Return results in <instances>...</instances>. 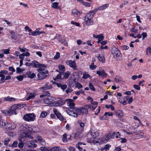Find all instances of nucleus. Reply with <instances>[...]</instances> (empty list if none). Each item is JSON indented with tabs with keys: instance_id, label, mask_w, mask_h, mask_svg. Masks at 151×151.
<instances>
[{
	"instance_id": "1",
	"label": "nucleus",
	"mask_w": 151,
	"mask_h": 151,
	"mask_svg": "<svg viewBox=\"0 0 151 151\" xmlns=\"http://www.w3.org/2000/svg\"><path fill=\"white\" fill-rule=\"evenodd\" d=\"M22 105L20 104H16L12 106L9 110H3L1 112L6 116H10L15 114H17L16 110L19 109L22 107Z\"/></svg>"
},
{
	"instance_id": "2",
	"label": "nucleus",
	"mask_w": 151,
	"mask_h": 151,
	"mask_svg": "<svg viewBox=\"0 0 151 151\" xmlns=\"http://www.w3.org/2000/svg\"><path fill=\"white\" fill-rule=\"evenodd\" d=\"M38 73L37 74L38 80H41L45 78L49 75L48 71L46 68L41 67L37 69Z\"/></svg>"
},
{
	"instance_id": "3",
	"label": "nucleus",
	"mask_w": 151,
	"mask_h": 151,
	"mask_svg": "<svg viewBox=\"0 0 151 151\" xmlns=\"http://www.w3.org/2000/svg\"><path fill=\"white\" fill-rule=\"evenodd\" d=\"M74 110L77 112L76 115H74L73 116L74 117H77L78 115H83L88 114V111L87 109L85 107H74Z\"/></svg>"
},
{
	"instance_id": "4",
	"label": "nucleus",
	"mask_w": 151,
	"mask_h": 151,
	"mask_svg": "<svg viewBox=\"0 0 151 151\" xmlns=\"http://www.w3.org/2000/svg\"><path fill=\"white\" fill-rule=\"evenodd\" d=\"M36 116L33 113L27 114L24 115L23 117V119L27 122L33 121L35 119Z\"/></svg>"
},
{
	"instance_id": "5",
	"label": "nucleus",
	"mask_w": 151,
	"mask_h": 151,
	"mask_svg": "<svg viewBox=\"0 0 151 151\" xmlns=\"http://www.w3.org/2000/svg\"><path fill=\"white\" fill-rule=\"evenodd\" d=\"M31 66L34 68H41L42 67L46 68L47 65H46L40 63L37 61L34 60L31 63Z\"/></svg>"
},
{
	"instance_id": "6",
	"label": "nucleus",
	"mask_w": 151,
	"mask_h": 151,
	"mask_svg": "<svg viewBox=\"0 0 151 151\" xmlns=\"http://www.w3.org/2000/svg\"><path fill=\"white\" fill-rule=\"evenodd\" d=\"M11 126L10 124H9L6 121L3 120H0V127L1 128H4L6 129H10Z\"/></svg>"
},
{
	"instance_id": "7",
	"label": "nucleus",
	"mask_w": 151,
	"mask_h": 151,
	"mask_svg": "<svg viewBox=\"0 0 151 151\" xmlns=\"http://www.w3.org/2000/svg\"><path fill=\"white\" fill-rule=\"evenodd\" d=\"M19 137L22 139H24V140H27L28 139H33V137L31 136L29 134L26 132H24L21 133L19 136Z\"/></svg>"
},
{
	"instance_id": "8",
	"label": "nucleus",
	"mask_w": 151,
	"mask_h": 151,
	"mask_svg": "<svg viewBox=\"0 0 151 151\" xmlns=\"http://www.w3.org/2000/svg\"><path fill=\"white\" fill-rule=\"evenodd\" d=\"M66 100L63 99H61L58 101L54 102L52 104L54 106H61L64 104L66 102Z\"/></svg>"
},
{
	"instance_id": "9",
	"label": "nucleus",
	"mask_w": 151,
	"mask_h": 151,
	"mask_svg": "<svg viewBox=\"0 0 151 151\" xmlns=\"http://www.w3.org/2000/svg\"><path fill=\"white\" fill-rule=\"evenodd\" d=\"M66 63L70 67L73 68L74 70L76 69V64L75 61L71 60H67Z\"/></svg>"
},
{
	"instance_id": "10",
	"label": "nucleus",
	"mask_w": 151,
	"mask_h": 151,
	"mask_svg": "<svg viewBox=\"0 0 151 151\" xmlns=\"http://www.w3.org/2000/svg\"><path fill=\"white\" fill-rule=\"evenodd\" d=\"M111 52L114 56L117 58L119 57L121 53L120 51L117 48H114L111 50Z\"/></svg>"
},
{
	"instance_id": "11",
	"label": "nucleus",
	"mask_w": 151,
	"mask_h": 151,
	"mask_svg": "<svg viewBox=\"0 0 151 151\" xmlns=\"http://www.w3.org/2000/svg\"><path fill=\"white\" fill-rule=\"evenodd\" d=\"M78 81V80L76 78H70L69 82V85L70 87H73Z\"/></svg>"
},
{
	"instance_id": "12",
	"label": "nucleus",
	"mask_w": 151,
	"mask_h": 151,
	"mask_svg": "<svg viewBox=\"0 0 151 151\" xmlns=\"http://www.w3.org/2000/svg\"><path fill=\"white\" fill-rule=\"evenodd\" d=\"M115 135V132H113L112 134H108L105 138L104 139L103 142H107L110 139H114V138Z\"/></svg>"
},
{
	"instance_id": "13",
	"label": "nucleus",
	"mask_w": 151,
	"mask_h": 151,
	"mask_svg": "<svg viewBox=\"0 0 151 151\" xmlns=\"http://www.w3.org/2000/svg\"><path fill=\"white\" fill-rule=\"evenodd\" d=\"M95 10V9H94L93 10L91 11L89 13H87L86 15L85 16V18L91 19L94 16L95 14L94 12H96Z\"/></svg>"
},
{
	"instance_id": "14",
	"label": "nucleus",
	"mask_w": 151,
	"mask_h": 151,
	"mask_svg": "<svg viewBox=\"0 0 151 151\" xmlns=\"http://www.w3.org/2000/svg\"><path fill=\"white\" fill-rule=\"evenodd\" d=\"M66 101H67V105L70 107L71 109H73V107H75V103L73 102L74 101L73 99H68L66 100Z\"/></svg>"
},
{
	"instance_id": "15",
	"label": "nucleus",
	"mask_w": 151,
	"mask_h": 151,
	"mask_svg": "<svg viewBox=\"0 0 151 151\" xmlns=\"http://www.w3.org/2000/svg\"><path fill=\"white\" fill-rule=\"evenodd\" d=\"M43 99V101L45 104H50L54 100V98L50 97L49 98H47L45 99L44 98Z\"/></svg>"
},
{
	"instance_id": "16",
	"label": "nucleus",
	"mask_w": 151,
	"mask_h": 151,
	"mask_svg": "<svg viewBox=\"0 0 151 151\" xmlns=\"http://www.w3.org/2000/svg\"><path fill=\"white\" fill-rule=\"evenodd\" d=\"M53 111L55 114L56 116L58 119L61 121H63V117L61 114L56 109H54Z\"/></svg>"
},
{
	"instance_id": "17",
	"label": "nucleus",
	"mask_w": 151,
	"mask_h": 151,
	"mask_svg": "<svg viewBox=\"0 0 151 151\" xmlns=\"http://www.w3.org/2000/svg\"><path fill=\"white\" fill-rule=\"evenodd\" d=\"M52 88V87L51 85H48V83L47 82H46L43 86L40 88V89L42 90H47L50 89Z\"/></svg>"
},
{
	"instance_id": "18",
	"label": "nucleus",
	"mask_w": 151,
	"mask_h": 151,
	"mask_svg": "<svg viewBox=\"0 0 151 151\" xmlns=\"http://www.w3.org/2000/svg\"><path fill=\"white\" fill-rule=\"evenodd\" d=\"M74 107H73V109H67L66 110V112L67 114L69 115L72 116L73 117V116L74 115H76V114H77V112L75 111L74 110Z\"/></svg>"
},
{
	"instance_id": "19",
	"label": "nucleus",
	"mask_w": 151,
	"mask_h": 151,
	"mask_svg": "<svg viewBox=\"0 0 151 151\" xmlns=\"http://www.w3.org/2000/svg\"><path fill=\"white\" fill-rule=\"evenodd\" d=\"M96 73L99 75V77H104L107 75L104 70H102L101 71H96Z\"/></svg>"
},
{
	"instance_id": "20",
	"label": "nucleus",
	"mask_w": 151,
	"mask_h": 151,
	"mask_svg": "<svg viewBox=\"0 0 151 151\" xmlns=\"http://www.w3.org/2000/svg\"><path fill=\"white\" fill-rule=\"evenodd\" d=\"M57 86L58 88H60L63 91H64L67 88V86L66 84H62L61 83H55Z\"/></svg>"
},
{
	"instance_id": "21",
	"label": "nucleus",
	"mask_w": 151,
	"mask_h": 151,
	"mask_svg": "<svg viewBox=\"0 0 151 151\" xmlns=\"http://www.w3.org/2000/svg\"><path fill=\"white\" fill-rule=\"evenodd\" d=\"M96 56L97 58L99 61L103 63H105V59L104 55L102 54H98Z\"/></svg>"
},
{
	"instance_id": "22",
	"label": "nucleus",
	"mask_w": 151,
	"mask_h": 151,
	"mask_svg": "<svg viewBox=\"0 0 151 151\" xmlns=\"http://www.w3.org/2000/svg\"><path fill=\"white\" fill-rule=\"evenodd\" d=\"M86 145V144L85 143H83L82 142H78L76 146V148H77L79 150H80V151H82L83 149L82 147V145Z\"/></svg>"
},
{
	"instance_id": "23",
	"label": "nucleus",
	"mask_w": 151,
	"mask_h": 151,
	"mask_svg": "<svg viewBox=\"0 0 151 151\" xmlns=\"http://www.w3.org/2000/svg\"><path fill=\"white\" fill-rule=\"evenodd\" d=\"M109 6V4H104V5L99 6L98 8L95 9V11H97L99 10H103V9H106Z\"/></svg>"
},
{
	"instance_id": "24",
	"label": "nucleus",
	"mask_w": 151,
	"mask_h": 151,
	"mask_svg": "<svg viewBox=\"0 0 151 151\" xmlns=\"http://www.w3.org/2000/svg\"><path fill=\"white\" fill-rule=\"evenodd\" d=\"M115 113L116 115L119 117L121 118L123 116V112L121 110H116Z\"/></svg>"
},
{
	"instance_id": "25",
	"label": "nucleus",
	"mask_w": 151,
	"mask_h": 151,
	"mask_svg": "<svg viewBox=\"0 0 151 151\" xmlns=\"http://www.w3.org/2000/svg\"><path fill=\"white\" fill-rule=\"evenodd\" d=\"M27 77L31 78H33L36 76V74L33 73H31L30 71H29L26 73Z\"/></svg>"
},
{
	"instance_id": "26",
	"label": "nucleus",
	"mask_w": 151,
	"mask_h": 151,
	"mask_svg": "<svg viewBox=\"0 0 151 151\" xmlns=\"http://www.w3.org/2000/svg\"><path fill=\"white\" fill-rule=\"evenodd\" d=\"M94 142L93 143L94 144H97V145H100L102 143L101 142L102 141L100 139H96L94 138Z\"/></svg>"
},
{
	"instance_id": "27",
	"label": "nucleus",
	"mask_w": 151,
	"mask_h": 151,
	"mask_svg": "<svg viewBox=\"0 0 151 151\" xmlns=\"http://www.w3.org/2000/svg\"><path fill=\"white\" fill-rule=\"evenodd\" d=\"M58 2H53L52 3L51 6L52 8L55 9H59L60 8V6H58Z\"/></svg>"
},
{
	"instance_id": "28",
	"label": "nucleus",
	"mask_w": 151,
	"mask_h": 151,
	"mask_svg": "<svg viewBox=\"0 0 151 151\" xmlns=\"http://www.w3.org/2000/svg\"><path fill=\"white\" fill-rule=\"evenodd\" d=\"M10 33L11 34V37L12 39L14 40H16L17 39V36L14 31H11L10 32Z\"/></svg>"
},
{
	"instance_id": "29",
	"label": "nucleus",
	"mask_w": 151,
	"mask_h": 151,
	"mask_svg": "<svg viewBox=\"0 0 151 151\" xmlns=\"http://www.w3.org/2000/svg\"><path fill=\"white\" fill-rule=\"evenodd\" d=\"M99 133L97 131H94L93 132H92L91 134V136L93 137L94 138H95L96 137L98 136L99 135Z\"/></svg>"
},
{
	"instance_id": "30",
	"label": "nucleus",
	"mask_w": 151,
	"mask_h": 151,
	"mask_svg": "<svg viewBox=\"0 0 151 151\" xmlns=\"http://www.w3.org/2000/svg\"><path fill=\"white\" fill-rule=\"evenodd\" d=\"M35 97V93H30L29 96L27 98L26 100L28 101L31 99H33Z\"/></svg>"
},
{
	"instance_id": "31",
	"label": "nucleus",
	"mask_w": 151,
	"mask_h": 151,
	"mask_svg": "<svg viewBox=\"0 0 151 151\" xmlns=\"http://www.w3.org/2000/svg\"><path fill=\"white\" fill-rule=\"evenodd\" d=\"M41 137L40 136L39 137L38 140L42 145H45V142L43 139L40 138Z\"/></svg>"
},
{
	"instance_id": "32",
	"label": "nucleus",
	"mask_w": 151,
	"mask_h": 151,
	"mask_svg": "<svg viewBox=\"0 0 151 151\" xmlns=\"http://www.w3.org/2000/svg\"><path fill=\"white\" fill-rule=\"evenodd\" d=\"M91 19H88L85 18V20L86 22V23L87 25H90L93 24V22L91 21Z\"/></svg>"
},
{
	"instance_id": "33",
	"label": "nucleus",
	"mask_w": 151,
	"mask_h": 151,
	"mask_svg": "<svg viewBox=\"0 0 151 151\" xmlns=\"http://www.w3.org/2000/svg\"><path fill=\"white\" fill-rule=\"evenodd\" d=\"M61 148L60 147L57 146L52 148L51 151H61Z\"/></svg>"
},
{
	"instance_id": "34",
	"label": "nucleus",
	"mask_w": 151,
	"mask_h": 151,
	"mask_svg": "<svg viewBox=\"0 0 151 151\" xmlns=\"http://www.w3.org/2000/svg\"><path fill=\"white\" fill-rule=\"evenodd\" d=\"M64 75L63 76V78L65 79H67L69 76L70 75L71 72L69 71H66L65 73H63Z\"/></svg>"
},
{
	"instance_id": "35",
	"label": "nucleus",
	"mask_w": 151,
	"mask_h": 151,
	"mask_svg": "<svg viewBox=\"0 0 151 151\" xmlns=\"http://www.w3.org/2000/svg\"><path fill=\"white\" fill-rule=\"evenodd\" d=\"M47 115V113L45 111H43L42 112L40 115V117L41 118H45Z\"/></svg>"
},
{
	"instance_id": "36",
	"label": "nucleus",
	"mask_w": 151,
	"mask_h": 151,
	"mask_svg": "<svg viewBox=\"0 0 151 151\" xmlns=\"http://www.w3.org/2000/svg\"><path fill=\"white\" fill-rule=\"evenodd\" d=\"M86 106H87L88 109L92 110H94L96 108V106H94L92 104L86 105Z\"/></svg>"
},
{
	"instance_id": "37",
	"label": "nucleus",
	"mask_w": 151,
	"mask_h": 151,
	"mask_svg": "<svg viewBox=\"0 0 151 151\" xmlns=\"http://www.w3.org/2000/svg\"><path fill=\"white\" fill-rule=\"evenodd\" d=\"M77 122L79 124L81 128H83L85 126L84 123L82 122V121L78 120V121Z\"/></svg>"
},
{
	"instance_id": "38",
	"label": "nucleus",
	"mask_w": 151,
	"mask_h": 151,
	"mask_svg": "<svg viewBox=\"0 0 151 151\" xmlns=\"http://www.w3.org/2000/svg\"><path fill=\"white\" fill-rule=\"evenodd\" d=\"M62 138V141L63 142H66L68 141V139L67 137V134L65 133L63 135Z\"/></svg>"
},
{
	"instance_id": "39",
	"label": "nucleus",
	"mask_w": 151,
	"mask_h": 151,
	"mask_svg": "<svg viewBox=\"0 0 151 151\" xmlns=\"http://www.w3.org/2000/svg\"><path fill=\"white\" fill-rule=\"evenodd\" d=\"M72 12L73 14L76 15L77 16H78V14L81 13L77 10L75 9L72 10Z\"/></svg>"
},
{
	"instance_id": "40",
	"label": "nucleus",
	"mask_w": 151,
	"mask_h": 151,
	"mask_svg": "<svg viewBox=\"0 0 151 151\" xmlns=\"http://www.w3.org/2000/svg\"><path fill=\"white\" fill-rule=\"evenodd\" d=\"M89 87L90 89L91 90L93 91H95V88L93 85L91 83H90L89 84Z\"/></svg>"
},
{
	"instance_id": "41",
	"label": "nucleus",
	"mask_w": 151,
	"mask_h": 151,
	"mask_svg": "<svg viewBox=\"0 0 151 151\" xmlns=\"http://www.w3.org/2000/svg\"><path fill=\"white\" fill-rule=\"evenodd\" d=\"M146 51L147 55H149L151 54V47H149L147 48Z\"/></svg>"
},
{
	"instance_id": "42",
	"label": "nucleus",
	"mask_w": 151,
	"mask_h": 151,
	"mask_svg": "<svg viewBox=\"0 0 151 151\" xmlns=\"http://www.w3.org/2000/svg\"><path fill=\"white\" fill-rule=\"evenodd\" d=\"M24 76V75H20L16 77V78L19 81H21L23 80Z\"/></svg>"
},
{
	"instance_id": "43",
	"label": "nucleus",
	"mask_w": 151,
	"mask_h": 151,
	"mask_svg": "<svg viewBox=\"0 0 151 151\" xmlns=\"http://www.w3.org/2000/svg\"><path fill=\"white\" fill-rule=\"evenodd\" d=\"M76 85L75 87L78 88V89L82 88L83 87V86L81 83H78V81L77 82Z\"/></svg>"
},
{
	"instance_id": "44",
	"label": "nucleus",
	"mask_w": 151,
	"mask_h": 151,
	"mask_svg": "<svg viewBox=\"0 0 151 151\" xmlns=\"http://www.w3.org/2000/svg\"><path fill=\"white\" fill-rule=\"evenodd\" d=\"M94 138L93 137V138H88L87 139V141L88 143H93L94 142Z\"/></svg>"
},
{
	"instance_id": "45",
	"label": "nucleus",
	"mask_w": 151,
	"mask_h": 151,
	"mask_svg": "<svg viewBox=\"0 0 151 151\" xmlns=\"http://www.w3.org/2000/svg\"><path fill=\"white\" fill-rule=\"evenodd\" d=\"M59 69L61 71H64L65 69V66L63 65H60L58 66Z\"/></svg>"
},
{
	"instance_id": "46",
	"label": "nucleus",
	"mask_w": 151,
	"mask_h": 151,
	"mask_svg": "<svg viewBox=\"0 0 151 151\" xmlns=\"http://www.w3.org/2000/svg\"><path fill=\"white\" fill-rule=\"evenodd\" d=\"M3 53L5 54H9L10 49H3L2 50Z\"/></svg>"
},
{
	"instance_id": "47",
	"label": "nucleus",
	"mask_w": 151,
	"mask_h": 151,
	"mask_svg": "<svg viewBox=\"0 0 151 151\" xmlns=\"http://www.w3.org/2000/svg\"><path fill=\"white\" fill-rule=\"evenodd\" d=\"M90 77V75L88 74L84 73L82 78L84 79H86Z\"/></svg>"
},
{
	"instance_id": "48",
	"label": "nucleus",
	"mask_w": 151,
	"mask_h": 151,
	"mask_svg": "<svg viewBox=\"0 0 151 151\" xmlns=\"http://www.w3.org/2000/svg\"><path fill=\"white\" fill-rule=\"evenodd\" d=\"M6 101H15V99L12 97H10L9 96H8L6 99Z\"/></svg>"
},
{
	"instance_id": "49",
	"label": "nucleus",
	"mask_w": 151,
	"mask_h": 151,
	"mask_svg": "<svg viewBox=\"0 0 151 151\" xmlns=\"http://www.w3.org/2000/svg\"><path fill=\"white\" fill-rule=\"evenodd\" d=\"M129 98V97L128 96H127L126 97V98H124V101H123L122 102V104L123 105H126L127 103L126 102V101L128 99V98Z\"/></svg>"
},
{
	"instance_id": "50",
	"label": "nucleus",
	"mask_w": 151,
	"mask_h": 151,
	"mask_svg": "<svg viewBox=\"0 0 151 151\" xmlns=\"http://www.w3.org/2000/svg\"><path fill=\"white\" fill-rule=\"evenodd\" d=\"M113 113L111 112H106L104 113V116H106L107 115H108L109 116H113Z\"/></svg>"
},
{
	"instance_id": "51",
	"label": "nucleus",
	"mask_w": 151,
	"mask_h": 151,
	"mask_svg": "<svg viewBox=\"0 0 151 151\" xmlns=\"http://www.w3.org/2000/svg\"><path fill=\"white\" fill-rule=\"evenodd\" d=\"M40 29V28H38L35 30L34 31L32 32L33 36H36L38 35V30Z\"/></svg>"
},
{
	"instance_id": "52",
	"label": "nucleus",
	"mask_w": 151,
	"mask_h": 151,
	"mask_svg": "<svg viewBox=\"0 0 151 151\" xmlns=\"http://www.w3.org/2000/svg\"><path fill=\"white\" fill-rule=\"evenodd\" d=\"M16 71L18 73L20 74L23 71H22V69L19 67H17L16 68Z\"/></svg>"
},
{
	"instance_id": "53",
	"label": "nucleus",
	"mask_w": 151,
	"mask_h": 151,
	"mask_svg": "<svg viewBox=\"0 0 151 151\" xmlns=\"http://www.w3.org/2000/svg\"><path fill=\"white\" fill-rule=\"evenodd\" d=\"M47 93L45 94H44V95H41L40 96V98H42L45 96H49L50 95V93L48 91H47Z\"/></svg>"
},
{
	"instance_id": "54",
	"label": "nucleus",
	"mask_w": 151,
	"mask_h": 151,
	"mask_svg": "<svg viewBox=\"0 0 151 151\" xmlns=\"http://www.w3.org/2000/svg\"><path fill=\"white\" fill-rule=\"evenodd\" d=\"M82 4L87 7H89L91 5V4L89 2H83Z\"/></svg>"
},
{
	"instance_id": "55",
	"label": "nucleus",
	"mask_w": 151,
	"mask_h": 151,
	"mask_svg": "<svg viewBox=\"0 0 151 151\" xmlns=\"http://www.w3.org/2000/svg\"><path fill=\"white\" fill-rule=\"evenodd\" d=\"M60 57V54L58 52L56 53V55L54 56V58L55 59H58Z\"/></svg>"
},
{
	"instance_id": "56",
	"label": "nucleus",
	"mask_w": 151,
	"mask_h": 151,
	"mask_svg": "<svg viewBox=\"0 0 151 151\" xmlns=\"http://www.w3.org/2000/svg\"><path fill=\"white\" fill-rule=\"evenodd\" d=\"M142 35V40H144L145 38L147 37V34L146 32H143L141 34Z\"/></svg>"
},
{
	"instance_id": "57",
	"label": "nucleus",
	"mask_w": 151,
	"mask_h": 151,
	"mask_svg": "<svg viewBox=\"0 0 151 151\" xmlns=\"http://www.w3.org/2000/svg\"><path fill=\"white\" fill-rule=\"evenodd\" d=\"M24 144L22 142H20L18 143V147L20 148H22L24 146Z\"/></svg>"
},
{
	"instance_id": "58",
	"label": "nucleus",
	"mask_w": 151,
	"mask_h": 151,
	"mask_svg": "<svg viewBox=\"0 0 151 151\" xmlns=\"http://www.w3.org/2000/svg\"><path fill=\"white\" fill-rule=\"evenodd\" d=\"M18 142L17 141H14V142L12 144V147H16L17 146Z\"/></svg>"
},
{
	"instance_id": "59",
	"label": "nucleus",
	"mask_w": 151,
	"mask_h": 151,
	"mask_svg": "<svg viewBox=\"0 0 151 151\" xmlns=\"http://www.w3.org/2000/svg\"><path fill=\"white\" fill-rule=\"evenodd\" d=\"M133 87L135 89L138 90H140V87L137 85H133Z\"/></svg>"
},
{
	"instance_id": "60",
	"label": "nucleus",
	"mask_w": 151,
	"mask_h": 151,
	"mask_svg": "<svg viewBox=\"0 0 151 151\" xmlns=\"http://www.w3.org/2000/svg\"><path fill=\"white\" fill-rule=\"evenodd\" d=\"M62 74H63V72H61V73H60L58 74L56 77V78L57 79H60L61 78Z\"/></svg>"
},
{
	"instance_id": "61",
	"label": "nucleus",
	"mask_w": 151,
	"mask_h": 151,
	"mask_svg": "<svg viewBox=\"0 0 151 151\" xmlns=\"http://www.w3.org/2000/svg\"><path fill=\"white\" fill-rule=\"evenodd\" d=\"M104 38V37L103 36V34H101L99 35V37L98 38V39L103 40Z\"/></svg>"
},
{
	"instance_id": "62",
	"label": "nucleus",
	"mask_w": 151,
	"mask_h": 151,
	"mask_svg": "<svg viewBox=\"0 0 151 151\" xmlns=\"http://www.w3.org/2000/svg\"><path fill=\"white\" fill-rule=\"evenodd\" d=\"M99 119L101 120H102L103 119L106 120L107 119V118L106 116H104V114L103 116H100L99 117Z\"/></svg>"
},
{
	"instance_id": "63",
	"label": "nucleus",
	"mask_w": 151,
	"mask_h": 151,
	"mask_svg": "<svg viewBox=\"0 0 151 151\" xmlns=\"http://www.w3.org/2000/svg\"><path fill=\"white\" fill-rule=\"evenodd\" d=\"M9 69L11 71H12V72H15V70L14 68L13 67L10 66L9 67Z\"/></svg>"
},
{
	"instance_id": "64",
	"label": "nucleus",
	"mask_w": 151,
	"mask_h": 151,
	"mask_svg": "<svg viewBox=\"0 0 151 151\" xmlns=\"http://www.w3.org/2000/svg\"><path fill=\"white\" fill-rule=\"evenodd\" d=\"M121 150L120 147H116L114 151H121Z\"/></svg>"
}]
</instances>
